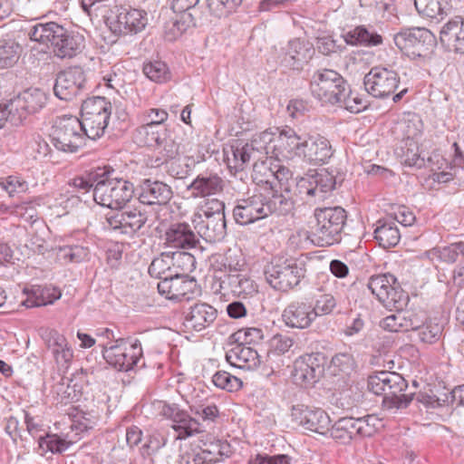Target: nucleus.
<instances>
[{"instance_id":"f257e3e1","label":"nucleus","mask_w":464,"mask_h":464,"mask_svg":"<svg viewBox=\"0 0 464 464\" xmlns=\"http://www.w3.org/2000/svg\"><path fill=\"white\" fill-rule=\"evenodd\" d=\"M60 372H63L60 380V416L62 422L70 429L64 432L66 427L60 433V454L81 440V435L92 428V415L83 409L78 402L82 397V386L74 382L73 377L82 370L74 360L73 350L65 343L63 346L60 342Z\"/></svg>"},{"instance_id":"f03ea898","label":"nucleus","mask_w":464,"mask_h":464,"mask_svg":"<svg viewBox=\"0 0 464 464\" xmlns=\"http://www.w3.org/2000/svg\"><path fill=\"white\" fill-rule=\"evenodd\" d=\"M66 186L72 188V192L78 189L89 191L92 188L94 200L111 209L122 208L134 195L133 184L118 177L116 170L109 165L93 168L86 178L76 177Z\"/></svg>"},{"instance_id":"7ed1b4c3","label":"nucleus","mask_w":464,"mask_h":464,"mask_svg":"<svg viewBox=\"0 0 464 464\" xmlns=\"http://www.w3.org/2000/svg\"><path fill=\"white\" fill-rule=\"evenodd\" d=\"M314 223L310 227L309 238L317 246H331L339 244L347 226L348 213L340 207L315 208Z\"/></svg>"},{"instance_id":"20e7f679","label":"nucleus","mask_w":464,"mask_h":464,"mask_svg":"<svg viewBox=\"0 0 464 464\" xmlns=\"http://www.w3.org/2000/svg\"><path fill=\"white\" fill-rule=\"evenodd\" d=\"M310 259L301 256L298 258L274 256L264 268V276L267 284L275 290L282 293L299 288L307 273Z\"/></svg>"},{"instance_id":"39448f33","label":"nucleus","mask_w":464,"mask_h":464,"mask_svg":"<svg viewBox=\"0 0 464 464\" xmlns=\"http://www.w3.org/2000/svg\"><path fill=\"white\" fill-rule=\"evenodd\" d=\"M367 387L376 395H382V406L387 410L406 409L413 400V393H402L407 381L395 372H377L368 377Z\"/></svg>"},{"instance_id":"423d86ee","label":"nucleus","mask_w":464,"mask_h":464,"mask_svg":"<svg viewBox=\"0 0 464 464\" xmlns=\"http://www.w3.org/2000/svg\"><path fill=\"white\" fill-rule=\"evenodd\" d=\"M347 86L344 78L331 69L315 71L310 81L311 93L322 104L336 105L344 101Z\"/></svg>"},{"instance_id":"0eeeda50","label":"nucleus","mask_w":464,"mask_h":464,"mask_svg":"<svg viewBox=\"0 0 464 464\" xmlns=\"http://www.w3.org/2000/svg\"><path fill=\"white\" fill-rule=\"evenodd\" d=\"M101 347L105 362L118 372L133 370L143 356L141 343L138 339L118 338L113 344H102Z\"/></svg>"},{"instance_id":"6e6552de","label":"nucleus","mask_w":464,"mask_h":464,"mask_svg":"<svg viewBox=\"0 0 464 464\" xmlns=\"http://www.w3.org/2000/svg\"><path fill=\"white\" fill-rule=\"evenodd\" d=\"M395 45L411 59L427 57L436 44L435 35L424 27L407 28L394 35Z\"/></svg>"},{"instance_id":"1a4fd4ad","label":"nucleus","mask_w":464,"mask_h":464,"mask_svg":"<svg viewBox=\"0 0 464 464\" xmlns=\"http://www.w3.org/2000/svg\"><path fill=\"white\" fill-rule=\"evenodd\" d=\"M226 256V262L222 263L225 274L219 277L220 289L224 294H231L237 297H246L255 293L256 285L247 273L242 270L246 263L244 260L232 264Z\"/></svg>"},{"instance_id":"9d476101","label":"nucleus","mask_w":464,"mask_h":464,"mask_svg":"<svg viewBox=\"0 0 464 464\" xmlns=\"http://www.w3.org/2000/svg\"><path fill=\"white\" fill-rule=\"evenodd\" d=\"M401 77L392 66L372 67L363 78L365 91L374 98L385 99L394 94Z\"/></svg>"},{"instance_id":"9b49d317","label":"nucleus","mask_w":464,"mask_h":464,"mask_svg":"<svg viewBox=\"0 0 464 464\" xmlns=\"http://www.w3.org/2000/svg\"><path fill=\"white\" fill-rule=\"evenodd\" d=\"M204 210L205 219L197 225L198 234L206 241L220 242L227 235L225 204L220 200H212Z\"/></svg>"},{"instance_id":"f8f14e48","label":"nucleus","mask_w":464,"mask_h":464,"mask_svg":"<svg viewBox=\"0 0 464 464\" xmlns=\"http://www.w3.org/2000/svg\"><path fill=\"white\" fill-rule=\"evenodd\" d=\"M167 111L159 108L147 110L143 113L144 124L139 132L145 135L144 145H170V132L162 124L168 120Z\"/></svg>"},{"instance_id":"ddd939ff","label":"nucleus","mask_w":464,"mask_h":464,"mask_svg":"<svg viewBox=\"0 0 464 464\" xmlns=\"http://www.w3.org/2000/svg\"><path fill=\"white\" fill-rule=\"evenodd\" d=\"M326 357L322 353H305L294 362L292 372L295 382L301 386L308 387L317 382L324 374Z\"/></svg>"},{"instance_id":"4468645a","label":"nucleus","mask_w":464,"mask_h":464,"mask_svg":"<svg viewBox=\"0 0 464 464\" xmlns=\"http://www.w3.org/2000/svg\"><path fill=\"white\" fill-rule=\"evenodd\" d=\"M148 24V14L141 9L120 6L116 7L115 17L111 19L110 28L119 35L136 34Z\"/></svg>"},{"instance_id":"2eb2a0df","label":"nucleus","mask_w":464,"mask_h":464,"mask_svg":"<svg viewBox=\"0 0 464 464\" xmlns=\"http://www.w3.org/2000/svg\"><path fill=\"white\" fill-rule=\"evenodd\" d=\"M291 416L295 421L305 430L327 436L331 419L323 409L296 404L292 406Z\"/></svg>"},{"instance_id":"dca6fc26","label":"nucleus","mask_w":464,"mask_h":464,"mask_svg":"<svg viewBox=\"0 0 464 464\" xmlns=\"http://www.w3.org/2000/svg\"><path fill=\"white\" fill-rule=\"evenodd\" d=\"M160 414L172 421V429L178 433V439L184 440L203 431L198 420L176 403L164 402Z\"/></svg>"},{"instance_id":"f3484780","label":"nucleus","mask_w":464,"mask_h":464,"mask_svg":"<svg viewBox=\"0 0 464 464\" xmlns=\"http://www.w3.org/2000/svg\"><path fill=\"white\" fill-rule=\"evenodd\" d=\"M196 286L197 281L194 278L178 276V274L169 276L157 285L159 294L174 302L192 298Z\"/></svg>"},{"instance_id":"a211bd4d","label":"nucleus","mask_w":464,"mask_h":464,"mask_svg":"<svg viewBox=\"0 0 464 464\" xmlns=\"http://www.w3.org/2000/svg\"><path fill=\"white\" fill-rule=\"evenodd\" d=\"M264 202L265 194L261 192L237 199L233 208L235 222L240 226H247L266 218Z\"/></svg>"},{"instance_id":"6ab92c4d","label":"nucleus","mask_w":464,"mask_h":464,"mask_svg":"<svg viewBox=\"0 0 464 464\" xmlns=\"http://www.w3.org/2000/svg\"><path fill=\"white\" fill-rule=\"evenodd\" d=\"M85 234L80 228H73L72 231L63 230V236L60 237V259L64 263H81L84 261L89 255V248L84 246Z\"/></svg>"},{"instance_id":"aec40b11","label":"nucleus","mask_w":464,"mask_h":464,"mask_svg":"<svg viewBox=\"0 0 464 464\" xmlns=\"http://www.w3.org/2000/svg\"><path fill=\"white\" fill-rule=\"evenodd\" d=\"M314 320L313 304L307 301H292L282 312V321L289 328L307 329Z\"/></svg>"},{"instance_id":"412c9836","label":"nucleus","mask_w":464,"mask_h":464,"mask_svg":"<svg viewBox=\"0 0 464 464\" xmlns=\"http://www.w3.org/2000/svg\"><path fill=\"white\" fill-rule=\"evenodd\" d=\"M314 50L299 38L290 40L279 55L280 64L287 69L301 70L311 59Z\"/></svg>"},{"instance_id":"4be33fe9","label":"nucleus","mask_w":464,"mask_h":464,"mask_svg":"<svg viewBox=\"0 0 464 464\" xmlns=\"http://www.w3.org/2000/svg\"><path fill=\"white\" fill-rule=\"evenodd\" d=\"M183 315V325L187 330L200 332L215 322L218 311L207 303H196L184 311Z\"/></svg>"},{"instance_id":"5701e85b","label":"nucleus","mask_w":464,"mask_h":464,"mask_svg":"<svg viewBox=\"0 0 464 464\" xmlns=\"http://www.w3.org/2000/svg\"><path fill=\"white\" fill-rule=\"evenodd\" d=\"M173 197V191L169 185L151 179H143L139 187V200L144 205L168 204Z\"/></svg>"},{"instance_id":"b1692460","label":"nucleus","mask_w":464,"mask_h":464,"mask_svg":"<svg viewBox=\"0 0 464 464\" xmlns=\"http://www.w3.org/2000/svg\"><path fill=\"white\" fill-rule=\"evenodd\" d=\"M164 238L165 245L173 248L191 249L199 244L198 235L186 222L170 224L165 231Z\"/></svg>"},{"instance_id":"393cba45","label":"nucleus","mask_w":464,"mask_h":464,"mask_svg":"<svg viewBox=\"0 0 464 464\" xmlns=\"http://www.w3.org/2000/svg\"><path fill=\"white\" fill-rule=\"evenodd\" d=\"M273 142H278L286 145H307V140L295 132L288 126L284 128L271 127L262 132L256 133L253 136L252 143L261 145H269Z\"/></svg>"},{"instance_id":"a878e982","label":"nucleus","mask_w":464,"mask_h":464,"mask_svg":"<svg viewBox=\"0 0 464 464\" xmlns=\"http://www.w3.org/2000/svg\"><path fill=\"white\" fill-rule=\"evenodd\" d=\"M170 157L166 168L167 172L173 178L184 179L190 174L194 167L205 161V154L199 151L198 154H180L177 149L170 147Z\"/></svg>"},{"instance_id":"bb28decb","label":"nucleus","mask_w":464,"mask_h":464,"mask_svg":"<svg viewBox=\"0 0 464 464\" xmlns=\"http://www.w3.org/2000/svg\"><path fill=\"white\" fill-rule=\"evenodd\" d=\"M423 123L420 117L414 112L406 113L393 127L392 132L398 141L405 145L418 143L422 134Z\"/></svg>"},{"instance_id":"cd10ccee","label":"nucleus","mask_w":464,"mask_h":464,"mask_svg":"<svg viewBox=\"0 0 464 464\" xmlns=\"http://www.w3.org/2000/svg\"><path fill=\"white\" fill-rule=\"evenodd\" d=\"M238 343L227 353V360L231 365L247 371L256 370L261 360L257 352L246 343L237 342Z\"/></svg>"},{"instance_id":"c85d7f7f","label":"nucleus","mask_w":464,"mask_h":464,"mask_svg":"<svg viewBox=\"0 0 464 464\" xmlns=\"http://www.w3.org/2000/svg\"><path fill=\"white\" fill-rule=\"evenodd\" d=\"M58 24L54 22L37 24L34 25L29 33L32 41L43 46L39 52L50 53L56 55L58 47L57 32Z\"/></svg>"},{"instance_id":"c756f323","label":"nucleus","mask_w":464,"mask_h":464,"mask_svg":"<svg viewBox=\"0 0 464 464\" xmlns=\"http://www.w3.org/2000/svg\"><path fill=\"white\" fill-rule=\"evenodd\" d=\"M265 213L266 218L270 215L285 217L291 214L295 209V201L290 194L276 189L271 186V190L265 194Z\"/></svg>"},{"instance_id":"7c9ffc66","label":"nucleus","mask_w":464,"mask_h":464,"mask_svg":"<svg viewBox=\"0 0 464 464\" xmlns=\"http://www.w3.org/2000/svg\"><path fill=\"white\" fill-rule=\"evenodd\" d=\"M443 44L453 48L456 53H464V18L455 16L446 23L440 33Z\"/></svg>"},{"instance_id":"2f4dec72","label":"nucleus","mask_w":464,"mask_h":464,"mask_svg":"<svg viewBox=\"0 0 464 464\" xmlns=\"http://www.w3.org/2000/svg\"><path fill=\"white\" fill-rule=\"evenodd\" d=\"M83 82V72L80 67L60 72V100L70 101L79 92Z\"/></svg>"},{"instance_id":"473e14b6","label":"nucleus","mask_w":464,"mask_h":464,"mask_svg":"<svg viewBox=\"0 0 464 464\" xmlns=\"http://www.w3.org/2000/svg\"><path fill=\"white\" fill-rule=\"evenodd\" d=\"M223 179L217 173H201L188 186L196 197L215 195L222 191Z\"/></svg>"},{"instance_id":"72a5a7b5","label":"nucleus","mask_w":464,"mask_h":464,"mask_svg":"<svg viewBox=\"0 0 464 464\" xmlns=\"http://www.w3.org/2000/svg\"><path fill=\"white\" fill-rule=\"evenodd\" d=\"M373 237L381 247L388 249L399 244L401 233L394 220L384 218L377 221Z\"/></svg>"},{"instance_id":"f704fd0d","label":"nucleus","mask_w":464,"mask_h":464,"mask_svg":"<svg viewBox=\"0 0 464 464\" xmlns=\"http://www.w3.org/2000/svg\"><path fill=\"white\" fill-rule=\"evenodd\" d=\"M344 42L350 45L366 47L378 46L382 44V36L375 30L359 25L343 34Z\"/></svg>"},{"instance_id":"c9c22d12","label":"nucleus","mask_w":464,"mask_h":464,"mask_svg":"<svg viewBox=\"0 0 464 464\" xmlns=\"http://www.w3.org/2000/svg\"><path fill=\"white\" fill-rule=\"evenodd\" d=\"M60 59L72 58L82 52L84 47V37L76 30L64 29L60 25Z\"/></svg>"},{"instance_id":"e433bc0d","label":"nucleus","mask_w":464,"mask_h":464,"mask_svg":"<svg viewBox=\"0 0 464 464\" xmlns=\"http://www.w3.org/2000/svg\"><path fill=\"white\" fill-rule=\"evenodd\" d=\"M454 148V156L450 163L449 171L434 172L430 179L437 183H448L450 180L457 179L459 182H464L462 174H464V155L460 147Z\"/></svg>"},{"instance_id":"4c0bfd02","label":"nucleus","mask_w":464,"mask_h":464,"mask_svg":"<svg viewBox=\"0 0 464 464\" xmlns=\"http://www.w3.org/2000/svg\"><path fill=\"white\" fill-rule=\"evenodd\" d=\"M24 293L26 299L23 301V304L28 308L53 304L58 299L57 289L46 285H34L30 290L25 288Z\"/></svg>"},{"instance_id":"58836bf2","label":"nucleus","mask_w":464,"mask_h":464,"mask_svg":"<svg viewBox=\"0 0 464 464\" xmlns=\"http://www.w3.org/2000/svg\"><path fill=\"white\" fill-rule=\"evenodd\" d=\"M111 113V111H106L97 114L82 115L81 121L84 135L92 140L100 138L108 126Z\"/></svg>"},{"instance_id":"ea45409f","label":"nucleus","mask_w":464,"mask_h":464,"mask_svg":"<svg viewBox=\"0 0 464 464\" xmlns=\"http://www.w3.org/2000/svg\"><path fill=\"white\" fill-rule=\"evenodd\" d=\"M45 102V94L39 89L27 90L14 98V108L25 110L28 114L38 111L44 105Z\"/></svg>"},{"instance_id":"a19ab883","label":"nucleus","mask_w":464,"mask_h":464,"mask_svg":"<svg viewBox=\"0 0 464 464\" xmlns=\"http://www.w3.org/2000/svg\"><path fill=\"white\" fill-rule=\"evenodd\" d=\"M192 26H196V18L193 14L175 15L165 24L164 37L167 41L173 42Z\"/></svg>"},{"instance_id":"79ce46f5","label":"nucleus","mask_w":464,"mask_h":464,"mask_svg":"<svg viewBox=\"0 0 464 464\" xmlns=\"http://www.w3.org/2000/svg\"><path fill=\"white\" fill-rule=\"evenodd\" d=\"M414 5L420 14L431 19H443L450 10L449 0H414Z\"/></svg>"},{"instance_id":"37998d69","label":"nucleus","mask_w":464,"mask_h":464,"mask_svg":"<svg viewBox=\"0 0 464 464\" xmlns=\"http://www.w3.org/2000/svg\"><path fill=\"white\" fill-rule=\"evenodd\" d=\"M247 147H222L224 161L230 170L236 172L244 169L245 165L250 160V152Z\"/></svg>"},{"instance_id":"c03bdc74","label":"nucleus","mask_w":464,"mask_h":464,"mask_svg":"<svg viewBox=\"0 0 464 464\" xmlns=\"http://www.w3.org/2000/svg\"><path fill=\"white\" fill-rule=\"evenodd\" d=\"M61 120L63 126H60V131L63 134V140H60V145H75L76 140H72V138L77 140L84 135L82 121L72 116H63Z\"/></svg>"},{"instance_id":"a18cd8bd","label":"nucleus","mask_w":464,"mask_h":464,"mask_svg":"<svg viewBox=\"0 0 464 464\" xmlns=\"http://www.w3.org/2000/svg\"><path fill=\"white\" fill-rule=\"evenodd\" d=\"M394 154L400 158L402 164L417 169L424 167L426 159H430L420 150V147H395Z\"/></svg>"},{"instance_id":"49530a36","label":"nucleus","mask_w":464,"mask_h":464,"mask_svg":"<svg viewBox=\"0 0 464 464\" xmlns=\"http://www.w3.org/2000/svg\"><path fill=\"white\" fill-rule=\"evenodd\" d=\"M396 280L397 278L390 273L373 275L369 278L368 288L381 302L382 299L388 298V290L396 284Z\"/></svg>"},{"instance_id":"de8ad7c7","label":"nucleus","mask_w":464,"mask_h":464,"mask_svg":"<svg viewBox=\"0 0 464 464\" xmlns=\"http://www.w3.org/2000/svg\"><path fill=\"white\" fill-rule=\"evenodd\" d=\"M312 175L313 186L316 191V199H324L327 194L335 189L334 173L321 169Z\"/></svg>"},{"instance_id":"09e8293b","label":"nucleus","mask_w":464,"mask_h":464,"mask_svg":"<svg viewBox=\"0 0 464 464\" xmlns=\"http://www.w3.org/2000/svg\"><path fill=\"white\" fill-rule=\"evenodd\" d=\"M142 72L148 79L156 83L167 82L171 78L167 63L159 60L144 63Z\"/></svg>"},{"instance_id":"8fccbe9b","label":"nucleus","mask_w":464,"mask_h":464,"mask_svg":"<svg viewBox=\"0 0 464 464\" xmlns=\"http://www.w3.org/2000/svg\"><path fill=\"white\" fill-rule=\"evenodd\" d=\"M173 274L188 276L196 269L197 261L195 256L186 251L174 252L170 254Z\"/></svg>"},{"instance_id":"3c124183","label":"nucleus","mask_w":464,"mask_h":464,"mask_svg":"<svg viewBox=\"0 0 464 464\" xmlns=\"http://www.w3.org/2000/svg\"><path fill=\"white\" fill-rule=\"evenodd\" d=\"M464 242H457L443 247H433L427 251V255L430 258H437L438 260L453 264L457 261L459 255L463 256Z\"/></svg>"},{"instance_id":"603ef678","label":"nucleus","mask_w":464,"mask_h":464,"mask_svg":"<svg viewBox=\"0 0 464 464\" xmlns=\"http://www.w3.org/2000/svg\"><path fill=\"white\" fill-rule=\"evenodd\" d=\"M21 47L13 39L0 40V68H9L19 59Z\"/></svg>"},{"instance_id":"864d4df0","label":"nucleus","mask_w":464,"mask_h":464,"mask_svg":"<svg viewBox=\"0 0 464 464\" xmlns=\"http://www.w3.org/2000/svg\"><path fill=\"white\" fill-rule=\"evenodd\" d=\"M148 273L151 277L160 280L173 275L170 253H162L155 257L148 268Z\"/></svg>"},{"instance_id":"5fc2aeb1","label":"nucleus","mask_w":464,"mask_h":464,"mask_svg":"<svg viewBox=\"0 0 464 464\" xmlns=\"http://www.w3.org/2000/svg\"><path fill=\"white\" fill-rule=\"evenodd\" d=\"M212 383L217 388L228 392H237L243 386L241 379L226 371H218L212 376Z\"/></svg>"},{"instance_id":"6e6d98bb","label":"nucleus","mask_w":464,"mask_h":464,"mask_svg":"<svg viewBox=\"0 0 464 464\" xmlns=\"http://www.w3.org/2000/svg\"><path fill=\"white\" fill-rule=\"evenodd\" d=\"M443 329V324L437 322L436 319H430L425 322L417 334L421 343L431 344L440 339Z\"/></svg>"},{"instance_id":"4d7b16f0","label":"nucleus","mask_w":464,"mask_h":464,"mask_svg":"<svg viewBox=\"0 0 464 464\" xmlns=\"http://www.w3.org/2000/svg\"><path fill=\"white\" fill-rule=\"evenodd\" d=\"M355 366V360L350 351L337 353L331 359L330 368L333 369L334 374L341 372L350 374Z\"/></svg>"},{"instance_id":"13d9d810","label":"nucleus","mask_w":464,"mask_h":464,"mask_svg":"<svg viewBox=\"0 0 464 464\" xmlns=\"http://www.w3.org/2000/svg\"><path fill=\"white\" fill-rule=\"evenodd\" d=\"M209 398L210 391L200 382H196L192 390L186 395V401L191 411L204 406L208 402Z\"/></svg>"},{"instance_id":"bf43d9fd","label":"nucleus","mask_w":464,"mask_h":464,"mask_svg":"<svg viewBox=\"0 0 464 464\" xmlns=\"http://www.w3.org/2000/svg\"><path fill=\"white\" fill-rule=\"evenodd\" d=\"M388 298L382 299L381 303L386 307H392L395 310L403 309L407 305L408 295L403 292L400 284L396 280V284L391 286L387 293Z\"/></svg>"},{"instance_id":"052dcab7","label":"nucleus","mask_w":464,"mask_h":464,"mask_svg":"<svg viewBox=\"0 0 464 464\" xmlns=\"http://www.w3.org/2000/svg\"><path fill=\"white\" fill-rule=\"evenodd\" d=\"M208 453H204L203 448L200 446H190L182 451L177 464H208Z\"/></svg>"},{"instance_id":"680f3d73","label":"nucleus","mask_w":464,"mask_h":464,"mask_svg":"<svg viewBox=\"0 0 464 464\" xmlns=\"http://www.w3.org/2000/svg\"><path fill=\"white\" fill-rule=\"evenodd\" d=\"M292 192L295 195L299 196L301 199H316V191L313 186L312 175H306L305 177H296L295 179Z\"/></svg>"},{"instance_id":"e2e57ef3","label":"nucleus","mask_w":464,"mask_h":464,"mask_svg":"<svg viewBox=\"0 0 464 464\" xmlns=\"http://www.w3.org/2000/svg\"><path fill=\"white\" fill-rule=\"evenodd\" d=\"M106 111H111V104L105 98L100 96L86 99L81 107V116Z\"/></svg>"},{"instance_id":"0e129e2a","label":"nucleus","mask_w":464,"mask_h":464,"mask_svg":"<svg viewBox=\"0 0 464 464\" xmlns=\"http://www.w3.org/2000/svg\"><path fill=\"white\" fill-rule=\"evenodd\" d=\"M337 306V298L332 294H322L315 299L313 304L314 314L317 316L333 314Z\"/></svg>"},{"instance_id":"69168bd1","label":"nucleus","mask_w":464,"mask_h":464,"mask_svg":"<svg viewBox=\"0 0 464 464\" xmlns=\"http://www.w3.org/2000/svg\"><path fill=\"white\" fill-rule=\"evenodd\" d=\"M406 313H404L403 309L396 310V312L392 314H390L383 318L380 322V326L389 332H407L405 324V316Z\"/></svg>"},{"instance_id":"338daca9","label":"nucleus","mask_w":464,"mask_h":464,"mask_svg":"<svg viewBox=\"0 0 464 464\" xmlns=\"http://www.w3.org/2000/svg\"><path fill=\"white\" fill-rule=\"evenodd\" d=\"M236 342L243 343H258L264 339V331L260 327L242 328L231 335Z\"/></svg>"},{"instance_id":"774afa93","label":"nucleus","mask_w":464,"mask_h":464,"mask_svg":"<svg viewBox=\"0 0 464 464\" xmlns=\"http://www.w3.org/2000/svg\"><path fill=\"white\" fill-rule=\"evenodd\" d=\"M293 458L287 454L268 455L257 453L248 459V464H292Z\"/></svg>"}]
</instances>
